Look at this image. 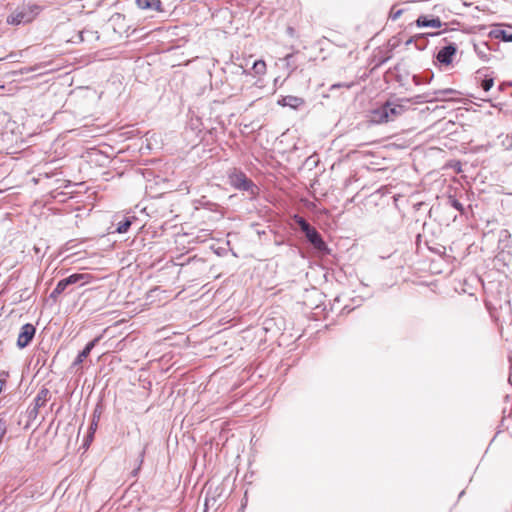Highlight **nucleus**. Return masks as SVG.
<instances>
[{
	"mask_svg": "<svg viewBox=\"0 0 512 512\" xmlns=\"http://www.w3.org/2000/svg\"><path fill=\"white\" fill-rule=\"evenodd\" d=\"M39 13L40 7L38 5H22L8 15L6 22L14 26L29 24L36 19Z\"/></svg>",
	"mask_w": 512,
	"mask_h": 512,
	"instance_id": "nucleus-1",
	"label": "nucleus"
},
{
	"mask_svg": "<svg viewBox=\"0 0 512 512\" xmlns=\"http://www.w3.org/2000/svg\"><path fill=\"white\" fill-rule=\"evenodd\" d=\"M404 111V107L398 104L386 103L372 112V120L376 123H386L395 120Z\"/></svg>",
	"mask_w": 512,
	"mask_h": 512,
	"instance_id": "nucleus-2",
	"label": "nucleus"
},
{
	"mask_svg": "<svg viewBox=\"0 0 512 512\" xmlns=\"http://www.w3.org/2000/svg\"><path fill=\"white\" fill-rule=\"evenodd\" d=\"M229 183L235 189L249 191L250 194L256 193L257 187L253 182L240 170H234L229 174Z\"/></svg>",
	"mask_w": 512,
	"mask_h": 512,
	"instance_id": "nucleus-3",
	"label": "nucleus"
},
{
	"mask_svg": "<svg viewBox=\"0 0 512 512\" xmlns=\"http://www.w3.org/2000/svg\"><path fill=\"white\" fill-rule=\"evenodd\" d=\"M35 333L34 325L30 323L23 325L17 338V346L21 349L25 348L32 341Z\"/></svg>",
	"mask_w": 512,
	"mask_h": 512,
	"instance_id": "nucleus-4",
	"label": "nucleus"
},
{
	"mask_svg": "<svg viewBox=\"0 0 512 512\" xmlns=\"http://www.w3.org/2000/svg\"><path fill=\"white\" fill-rule=\"evenodd\" d=\"M434 100L459 102L461 100V93L452 88L439 89L434 91Z\"/></svg>",
	"mask_w": 512,
	"mask_h": 512,
	"instance_id": "nucleus-5",
	"label": "nucleus"
},
{
	"mask_svg": "<svg viewBox=\"0 0 512 512\" xmlns=\"http://www.w3.org/2000/svg\"><path fill=\"white\" fill-rule=\"evenodd\" d=\"M456 53V47L454 45H448L443 47L437 54V60L445 65L452 63L453 56Z\"/></svg>",
	"mask_w": 512,
	"mask_h": 512,
	"instance_id": "nucleus-6",
	"label": "nucleus"
},
{
	"mask_svg": "<svg viewBox=\"0 0 512 512\" xmlns=\"http://www.w3.org/2000/svg\"><path fill=\"white\" fill-rule=\"evenodd\" d=\"M305 235H306L307 239L309 240V242L317 250L324 251L327 249V246H326L325 242L323 241L321 235L317 232V230L314 227H312L309 230V232H307Z\"/></svg>",
	"mask_w": 512,
	"mask_h": 512,
	"instance_id": "nucleus-7",
	"label": "nucleus"
},
{
	"mask_svg": "<svg viewBox=\"0 0 512 512\" xmlns=\"http://www.w3.org/2000/svg\"><path fill=\"white\" fill-rule=\"evenodd\" d=\"M417 27H431L434 29H440L442 27V21L440 18H428L426 15H420L415 21Z\"/></svg>",
	"mask_w": 512,
	"mask_h": 512,
	"instance_id": "nucleus-8",
	"label": "nucleus"
},
{
	"mask_svg": "<svg viewBox=\"0 0 512 512\" xmlns=\"http://www.w3.org/2000/svg\"><path fill=\"white\" fill-rule=\"evenodd\" d=\"M67 285L76 284L81 282L83 285L91 283L94 280V276L88 273H75L65 278Z\"/></svg>",
	"mask_w": 512,
	"mask_h": 512,
	"instance_id": "nucleus-9",
	"label": "nucleus"
},
{
	"mask_svg": "<svg viewBox=\"0 0 512 512\" xmlns=\"http://www.w3.org/2000/svg\"><path fill=\"white\" fill-rule=\"evenodd\" d=\"M304 103V100L297 96L287 95L283 96L281 99L278 100V104L281 106H288L294 109H297L299 106H301Z\"/></svg>",
	"mask_w": 512,
	"mask_h": 512,
	"instance_id": "nucleus-10",
	"label": "nucleus"
},
{
	"mask_svg": "<svg viewBox=\"0 0 512 512\" xmlns=\"http://www.w3.org/2000/svg\"><path fill=\"white\" fill-rule=\"evenodd\" d=\"M136 5L138 8L142 10L147 9H155L157 11L161 10V1L160 0H136Z\"/></svg>",
	"mask_w": 512,
	"mask_h": 512,
	"instance_id": "nucleus-11",
	"label": "nucleus"
},
{
	"mask_svg": "<svg viewBox=\"0 0 512 512\" xmlns=\"http://www.w3.org/2000/svg\"><path fill=\"white\" fill-rule=\"evenodd\" d=\"M409 11L410 9L408 7H399V5L395 4L391 7L388 18L392 21H397L402 15Z\"/></svg>",
	"mask_w": 512,
	"mask_h": 512,
	"instance_id": "nucleus-12",
	"label": "nucleus"
},
{
	"mask_svg": "<svg viewBox=\"0 0 512 512\" xmlns=\"http://www.w3.org/2000/svg\"><path fill=\"white\" fill-rule=\"evenodd\" d=\"M255 76H263L267 72V65L264 60H257L252 67Z\"/></svg>",
	"mask_w": 512,
	"mask_h": 512,
	"instance_id": "nucleus-13",
	"label": "nucleus"
},
{
	"mask_svg": "<svg viewBox=\"0 0 512 512\" xmlns=\"http://www.w3.org/2000/svg\"><path fill=\"white\" fill-rule=\"evenodd\" d=\"M67 287H68V285L66 283V280L65 279L60 280L57 283L55 289L52 291L51 297L56 298L57 296L62 294Z\"/></svg>",
	"mask_w": 512,
	"mask_h": 512,
	"instance_id": "nucleus-14",
	"label": "nucleus"
},
{
	"mask_svg": "<svg viewBox=\"0 0 512 512\" xmlns=\"http://www.w3.org/2000/svg\"><path fill=\"white\" fill-rule=\"evenodd\" d=\"M294 220L305 234L312 228V226L303 217L295 215Z\"/></svg>",
	"mask_w": 512,
	"mask_h": 512,
	"instance_id": "nucleus-15",
	"label": "nucleus"
},
{
	"mask_svg": "<svg viewBox=\"0 0 512 512\" xmlns=\"http://www.w3.org/2000/svg\"><path fill=\"white\" fill-rule=\"evenodd\" d=\"M492 34L495 38H501L504 41H512V34H509L504 30H496L493 31Z\"/></svg>",
	"mask_w": 512,
	"mask_h": 512,
	"instance_id": "nucleus-16",
	"label": "nucleus"
},
{
	"mask_svg": "<svg viewBox=\"0 0 512 512\" xmlns=\"http://www.w3.org/2000/svg\"><path fill=\"white\" fill-rule=\"evenodd\" d=\"M131 226V221L129 219H125L118 223L116 231L118 233H126Z\"/></svg>",
	"mask_w": 512,
	"mask_h": 512,
	"instance_id": "nucleus-17",
	"label": "nucleus"
},
{
	"mask_svg": "<svg viewBox=\"0 0 512 512\" xmlns=\"http://www.w3.org/2000/svg\"><path fill=\"white\" fill-rule=\"evenodd\" d=\"M8 424L5 419H0V444L2 443L6 433H7Z\"/></svg>",
	"mask_w": 512,
	"mask_h": 512,
	"instance_id": "nucleus-18",
	"label": "nucleus"
},
{
	"mask_svg": "<svg viewBox=\"0 0 512 512\" xmlns=\"http://www.w3.org/2000/svg\"><path fill=\"white\" fill-rule=\"evenodd\" d=\"M89 356V353L85 351L84 349L78 354L77 358L74 361V365L81 364L84 359H86Z\"/></svg>",
	"mask_w": 512,
	"mask_h": 512,
	"instance_id": "nucleus-19",
	"label": "nucleus"
},
{
	"mask_svg": "<svg viewBox=\"0 0 512 512\" xmlns=\"http://www.w3.org/2000/svg\"><path fill=\"white\" fill-rule=\"evenodd\" d=\"M494 85V81L492 78L484 79L481 83V87L484 91H489Z\"/></svg>",
	"mask_w": 512,
	"mask_h": 512,
	"instance_id": "nucleus-20",
	"label": "nucleus"
},
{
	"mask_svg": "<svg viewBox=\"0 0 512 512\" xmlns=\"http://www.w3.org/2000/svg\"><path fill=\"white\" fill-rule=\"evenodd\" d=\"M99 340H100V336L96 337L95 339H93L92 341L87 343L84 350L90 354L91 350L96 346V344L98 343Z\"/></svg>",
	"mask_w": 512,
	"mask_h": 512,
	"instance_id": "nucleus-21",
	"label": "nucleus"
},
{
	"mask_svg": "<svg viewBox=\"0 0 512 512\" xmlns=\"http://www.w3.org/2000/svg\"><path fill=\"white\" fill-rule=\"evenodd\" d=\"M452 205L455 209H457L459 211L463 210L461 203H459L457 200H453Z\"/></svg>",
	"mask_w": 512,
	"mask_h": 512,
	"instance_id": "nucleus-22",
	"label": "nucleus"
},
{
	"mask_svg": "<svg viewBox=\"0 0 512 512\" xmlns=\"http://www.w3.org/2000/svg\"><path fill=\"white\" fill-rule=\"evenodd\" d=\"M291 56H292L291 54L286 55V56H285V58H284V60H285V61H288V60L291 58Z\"/></svg>",
	"mask_w": 512,
	"mask_h": 512,
	"instance_id": "nucleus-23",
	"label": "nucleus"
}]
</instances>
